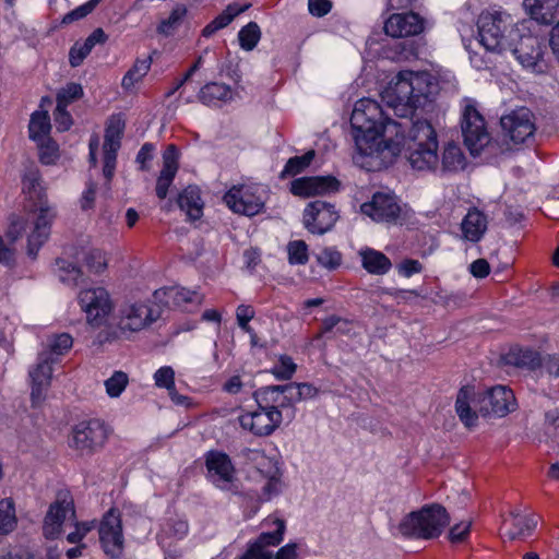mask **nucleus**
Instances as JSON below:
<instances>
[{"mask_svg": "<svg viewBox=\"0 0 559 559\" xmlns=\"http://www.w3.org/2000/svg\"><path fill=\"white\" fill-rule=\"evenodd\" d=\"M392 120L380 105L370 98L356 102L352 116V136L355 142L354 163L369 171L380 170L393 163L401 153L402 142H425L438 146L436 130L426 119L413 117Z\"/></svg>", "mask_w": 559, "mask_h": 559, "instance_id": "obj_1", "label": "nucleus"}, {"mask_svg": "<svg viewBox=\"0 0 559 559\" xmlns=\"http://www.w3.org/2000/svg\"><path fill=\"white\" fill-rule=\"evenodd\" d=\"M23 192L29 202L27 218L13 219L7 231L11 242L16 241L32 228L27 235V254L32 259L37 257L39 248L47 241L51 224L56 218V210L49 203L47 194L41 186L40 174L37 168H28L23 176Z\"/></svg>", "mask_w": 559, "mask_h": 559, "instance_id": "obj_2", "label": "nucleus"}, {"mask_svg": "<svg viewBox=\"0 0 559 559\" xmlns=\"http://www.w3.org/2000/svg\"><path fill=\"white\" fill-rule=\"evenodd\" d=\"M515 396L509 388L496 385L484 392L474 388H462L456 396L455 411L467 428L477 425L478 415L483 417H504L515 411Z\"/></svg>", "mask_w": 559, "mask_h": 559, "instance_id": "obj_3", "label": "nucleus"}, {"mask_svg": "<svg viewBox=\"0 0 559 559\" xmlns=\"http://www.w3.org/2000/svg\"><path fill=\"white\" fill-rule=\"evenodd\" d=\"M435 87L427 73L402 71L386 90L384 98L397 117L408 118L418 107L425 106Z\"/></svg>", "mask_w": 559, "mask_h": 559, "instance_id": "obj_4", "label": "nucleus"}, {"mask_svg": "<svg viewBox=\"0 0 559 559\" xmlns=\"http://www.w3.org/2000/svg\"><path fill=\"white\" fill-rule=\"evenodd\" d=\"M520 31L512 16L502 11L483 13L478 20L480 43L488 51H508L520 37Z\"/></svg>", "mask_w": 559, "mask_h": 559, "instance_id": "obj_5", "label": "nucleus"}, {"mask_svg": "<svg viewBox=\"0 0 559 559\" xmlns=\"http://www.w3.org/2000/svg\"><path fill=\"white\" fill-rule=\"evenodd\" d=\"M449 521L450 515L445 508L438 503H431L404 516L399 525V531L405 537L433 539L441 535Z\"/></svg>", "mask_w": 559, "mask_h": 559, "instance_id": "obj_6", "label": "nucleus"}, {"mask_svg": "<svg viewBox=\"0 0 559 559\" xmlns=\"http://www.w3.org/2000/svg\"><path fill=\"white\" fill-rule=\"evenodd\" d=\"M463 103L461 129L464 143L472 155H478L490 142V134L475 100L465 98Z\"/></svg>", "mask_w": 559, "mask_h": 559, "instance_id": "obj_7", "label": "nucleus"}, {"mask_svg": "<svg viewBox=\"0 0 559 559\" xmlns=\"http://www.w3.org/2000/svg\"><path fill=\"white\" fill-rule=\"evenodd\" d=\"M263 189L255 186H234L224 195V202L235 213L254 216L263 211Z\"/></svg>", "mask_w": 559, "mask_h": 559, "instance_id": "obj_8", "label": "nucleus"}, {"mask_svg": "<svg viewBox=\"0 0 559 559\" xmlns=\"http://www.w3.org/2000/svg\"><path fill=\"white\" fill-rule=\"evenodd\" d=\"M107 439V430L98 419L82 421L74 426L70 447L82 455H92L99 450Z\"/></svg>", "mask_w": 559, "mask_h": 559, "instance_id": "obj_9", "label": "nucleus"}, {"mask_svg": "<svg viewBox=\"0 0 559 559\" xmlns=\"http://www.w3.org/2000/svg\"><path fill=\"white\" fill-rule=\"evenodd\" d=\"M500 123L504 138L516 145L531 141L536 131L534 115L527 108H520L503 116Z\"/></svg>", "mask_w": 559, "mask_h": 559, "instance_id": "obj_10", "label": "nucleus"}, {"mask_svg": "<svg viewBox=\"0 0 559 559\" xmlns=\"http://www.w3.org/2000/svg\"><path fill=\"white\" fill-rule=\"evenodd\" d=\"M78 298L87 322L95 326H100L112 310L109 294L103 287L83 289Z\"/></svg>", "mask_w": 559, "mask_h": 559, "instance_id": "obj_11", "label": "nucleus"}, {"mask_svg": "<svg viewBox=\"0 0 559 559\" xmlns=\"http://www.w3.org/2000/svg\"><path fill=\"white\" fill-rule=\"evenodd\" d=\"M99 539L107 556L112 559L121 558L124 548V538L118 510L110 509L105 514L99 526Z\"/></svg>", "mask_w": 559, "mask_h": 559, "instance_id": "obj_12", "label": "nucleus"}, {"mask_svg": "<svg viewBox=\"0 0 559 559\" xmlns=\"http://www.w3.org/2000/svg\"><path fill=\"white\" fill-rule=\"evenodd\" d=\"M338 217L333 204L316 200L306 206L302 223L311 234L323 235L333 228Z\"/></svg>", "mask_w": 559, "mask_h": 559, "instance_id": "obj_13", "label": "nucleus"}, {"mask_svg": "<svg viewBox=\"0 0 559 559\" xmlns=\"http://www.w3.org/2000/svg\"><path fill=\"white\" fill-rule=\"evenodd\" d=\"M209 479L219 489L234 491L236 489V473L230 457L219 451H210L205 457Z\"/></svg>", "mask_w": 559, "mask_h": 559, "instance_id": "obj_14", "label": "nucleus"}, {"mask_svg": "<svg viewBox=\"0 0 559 559\" xmlns=\"http://www.w3.org/2000/svg\"><path fill=\"white\" fill-rule=\"evenodd\" d=\"M282 420L281 411L264 409L260 406L257 411L241 414L238 417L241 428L258 437H266L273 433L280 427Z\"/></svg>", "mask_w": 559, "mask_h": 559, "instance_id": "obj_15", "label": "nucleus"}, {"mask_svg": "<svg viewBox=\"0 0 559 559\" xmlns=\"http://www.w3.org/2000/svg\"><path fill=\"white\" fill-rule=\"evenodd\" d=\"M361 212L378 223L396 224L401 217L402 207L395 195L377 192L370 202L361 205Z\"/></svg>", "mask_w": 559, "mask_h": 559, "instance_id": "obj_16", "label": "nucleus"}, {"mask_svg": "<svg viewBox=\"0 0 559 559\" xmlns=\"http://www.w3.org/2000/svg\"><path fill=\"white\" fill-rule=\"evenodd\" d=\"M159 313L145 304H132L120 311L118 326L121 332H139L157 320Z\"/></svg>", "mask_w": 559, "mask_h": 559, "instance_id": "obj_17", "label": "nucleus"}, {"mask_svg": "<svg viewBox=\"0 0 559 559\" xmlns=\"http://www.w3.org/2000/svg\"><path fill=\"white\" fill-rule=\"evenodd\" d=\"M508 51L512 52L524 68L542 71L539 64L543 60V48L538 37L520 32V37Z\"/></svg>", "mask_w": 559, "mask_h": 559, "instance_id": "obj_18", "label": "nucleus"}, {"mask_svg": "<svg viewBox=\"0 0 559 559\" xmlns=\"http://www.w3.org/2000/svg\"><path fill=\"white\" fill-rule=\"evenodd\" d=\"M123 122L120 119H110L104 138V167L103 175L109 183L114 177L117 162V152L120 148L123 132Z\"/></svg>", "mask_w": 559, "mask_h": 559, "instance_id": "obj_19", "label": "nucleus"}, {"mask_svg": "<svg viewBox=\"0 0 559 559\" xmlns=\"http://www.w3.org/2000/svg\"><path fill=\"white\" fill-rule=\"evenodd\" d=\"M71 512L74 515L73 499L67 492H59L57 499L50 504L49 510L45 516L44 535L48 539L57 538L61 533V526Z\"/></svg>", "mask_w": 559, "mask_h": 559, "instance_id": "obj_20", "label": "nucleus"}, {"mask_svg": "<svg viewBox=\"0 0 559 559\" xmlns=\"http://www.w3.org/2000/svg\"><path fill=\"white\" fill-rule=\"evenodd\" d=\"M57 359L51 358L50 354L41 352L38 355V362L36 367L29 371L32 379V392L31 399L33 406H38L45 399V393L48 390L52 374V364H56Z\"/></svg>", "mask_w": 559, "mask_h": 559, "instance_id": "obj_21", "label": "nucleus"}, {"mask_svg": "<svg viewBox=\"0 0 559 559\" xmlns=\"http://www.w3.org/2000/svg\"><path fill=\"white\" fill-rule=\"evenodd\" d=\"M424 19L414 12L393 13L384 23V32L394 38L415 36L424 31Z\"/></svg>", "mask_w": 559, "mask_h": 559, "instance_id": "obj_22", "label": "nucleus"}, {"mask_svg": "<svg viewBox=\"0 0 559 559\" xmlns=\"http://www.w3.org/2000/svg\"><path fill=\"white\" fill-rule=\"evenodd\" d=\"M340 182L332 176L302 177L292 182L290 191L295 195L310 198L338 190Z\"/></svg>", "mask_w": 559, "mask_h": 559, "instance_id": "obj_23", "label": "nucleus"}, {"mask_svg": "<svg viewBox=\"0 0 559 559\" xmlns=\"http://www.w3.org/2000/svg\"><path fill=\"white\" fill-rule=\"evenodd\" d=\"M179 152L174 144L167 146L163 154V169L156 182V195L165 199L177 171H178Z\"/></svg>", "mask_w": 559, "mask_h": 559, "instance_id": "obj_24", "label": "nucleus"}, {"mask_svg": "<svg viewBox=\"0 0 559 559\" xmlns=\"http://www.w3.org/2000/svg\"><path fill=\"white\" fill-rule=\"evenodd\" d=\"M488 228L487 216L476 207L468 210L461 223L462 238L466 241L478 242Z\"/></svg>", "mask_w": 559, "mask_h": 559, "instance_id": "obj_25", "label": "nucleus"}, {"mask_svg": "<svg viewBox=\"0 0 559 559\" xmlns=\"http://www.w3.org/2000/svg\"><path fill=\"white\" fill-rule=\"evenodd\" d=\"M526 13L540 24H551L559 13V0H524Z\"/></svg>", "mask_w": 559, "mask_h": 559, "instance_id": "obj_26", "label": "nucleus"}, {"mask_svg": "<svg viewBox=\"0 0 559 559\" xmlns=\"http://www.w3.org/2000/svg\"><path fill=\"white\" fill-rule=\"evenodd\" d=\"M543 357L531 348L512 347L503 356L506 365L535 370L542 366Z\"/></svg>", "mask_w": 559, "mask_h": 559, "instance_id": "obj_27", "label": "nucleus"}, {"mask_svg": "<svg viewBox=\"0 0 559 559\" xmlns=\"http://www.w3.org/2000/svg\"><path fill=\"white\" fill-rule=\"evenodd\" d=\"M178 205L190 221L199 219L203 214V201L197 186L187 187L178 197Z\"/></svg>", "mask_w": 559, "mask_h": 559, "instance_id": "obj_28", "label": "nucleus"}, {"mask_svg": "<svg viewBox=\"0 0 559 559\" xmlns=\"http://www.w3.org/2000/svg\"><path fill=\"white\" fill-rule=\"evenodd\" d=\"M253 397L258 406L264 409L281 411L287 408V400L278 385H269L254 391Z\"/></svg>", "mask_w": 559, "mask_h": 559, "instance_id": "obj_29", "label": "nucleus"}, {"mask_svg": "<svg viewBox=\"0 0 559 559\" xmlns=\"http://www.w3.org/2000/svg\"><path fill=\"white\" fill-rule=\"evenodd\" d=\"M438 146H429L426 150L405 153L413 169L418 171H437L439 169Z\"/></svg>", "mask_w": 559, "mask_h": 559, "instance_id": "obj_30", "label": "nucleus"}, {"mask_svg": "<svg viewBox=\"0 0 559 559\" xmlns=\"http://www.w3.org/2000/svg\"><path fill=\"white\" fill-rule=\"evenodd\" d=\"M166 302L171 304L175 307L183 310H190L189 306H200L203 300V296L197 292L188 290L186 288L169 287L164 292Z\"/></svg>", "mask_w": 559, "mask_h": 559, "instance_id": "obj_31", "label": "nucleus"}, {"mask_svg": "<svg viewBox=\"0 0 559 559\" xmlns=\"http://www.w3.org/2000/svg\"><path fill=\"white\" fill-rule=\"evenodd\" d=\"M250 4L238 5L236 3L227 5V8L219 15H217L202 29V36L211 37L217 31L229 25L237 15L248 10Z\"/></svg>", "mask_w": 559, "mask_h": 559, "instance_id": "obj_32", "label": "nucleus"}, {"mask_svg": "<svg viewBox=\"0 0 559 559\" xmlns=\"http://www.w3.org/2000/svg\"><path fill=\"white\" fill-rule=\"evenodd\" d=\"M464 167L465 156L461 147L453 142L448 143L443 148L441 165H439L438 170L441 173H456L464 169Z\"/></svg>", "mask_w": 559, "mask_h": 559, "instance_id": "obj_33", "label": "nucleus"}, {"mask_svg": "<svg viewBox=\"0 0 559 559\" xmlns=\"http://www.w3.org/2000/svg\"><path fill=\"white\" fill-rule=\"evenodd\" d=\"M198 97L203 104L211 106L217 102L229 100L231 98V90L227 84L211 82L200 90Z\"/></svg>", "mask_w": 559, "mask_h": 559, "instance_id": "obj_34", "label": "nucleus"}, {"mask_svg": "<svg viewBox=\"0 0 559 559\" xmlns=\"http://www.w3.org/2000/svg\"><path fill=\"white\" fill-rule=\"evenodd\" d=\"M362 266L371 274L383 275L392 266L390 259L380 251L368 249L361 252Z\"/></svg>", "mask_w": 559, "mask_h": 559, "instance_id": "obj_35", "label": "nucleus"}, {"mask_svg": "<svg viewBox=\"0 0 559 559\" xmlns=\"http://www.w3.org/2000/svg\"><path fill=\"white\" fill-rule=\"evenodd\" d=\"M152 58L136 59L133 66L127 71L121 81L124 91H132L134 85L139 83L150 71Z\"/></svg>", "mask_w": 559, "mask_h": 559, "instance_id": "obj_36", "label": "nucleus"}, {"mask_svg": "<svg viewBox=\"0 0 559 559\" xmlns=\"http://www.w3.org/2000/svg\"><path fill=\"white\" fill-rule=\"evenodd\" d=\"M59 280L70 286H78L83 283V273L74 263L58 259L56 261Z\"/></svg>", "mask_w": 559, "mask_h": 559, "instance_id": "obj_37", "label": "nucleus"}, {"mask_svg": "<svg viewBox=\"0 0 559 559\" xmlns=\"http://www.w3.org/2000/svg\"><path fill=\"white\" fill-rule=\"evenodd\" d=\"M513 530L508 533L511 540L525 538L535 530L537 522L533 518L522 516L519 511H512Z\"/></svg>", "mask_w": 559, "mask_h": 559, "instance_id": "obj_38", "label": "nucleus"}, {"mask_svg": "<svg viewBox=\"0 0 559 559\" xmlns=\"http://www.w3.org/2000/svg\"><path fill=\"white\" fill-rule=\"evenodd\" d=\"M50 120L47 111H35L31 116L28 126L29 136L35 140H44L50 131Z\"/></svg>", "mask_w": 559, "mask_h": 559, "instance_id": "obj_39", "label": "nucleus"}, {"mask_svg": "<svg viewBox=\"0 0 559 559\" xmlns=\"http://www.w3.org/2000/svg\"><path fill=\"white\" fill-rule=\"evenodd\" d=\"M72 345L73 338L70 334H56L47 340V349H45L44 352L50 354L51 358H56L58 360V357L68 353L71 349Z\"/></svg>", "mask_w": 559, "mask_h": 559, "instance_id": "obj_40", "label": "nucleus"}, {"mask_svg": "<svg viewBox=\"0 0 559 559\" xmlns=\"http://www.w3.org/2000/svg\"><path fill=\"white\" fill-rule=\"evenodd\" d=\"M261 38V31L255 22L245 25L238 33L240 47L247 51L252 50Z\"/></svg>", "mask_w": 559, "mask_h": 559, "instance_id": "obj_41", "label": "nucleus"}, {"mask_svg": "<svg viewBox=\"0 0 559 559\" xmlns=\"http://www.w3.org/2000/svg\"><path fill=\"white\" fill-rule=\"evenodd\" d=\"M276 530L274 532L261 533L259 537L252 543L261 546L262 549H266L269 546H277L282 543L285 533V522L276 519L274 521Z\"/></svg>", "mask_w": 559, "mask_h": 559, "instance_id": "obj_42", "label": "nucleus"}, {"mask_svg": "<svg viewBox=\"0 0 559 559\" xmlns=\"http://www.w3.org/2000/svg\"><path fill=\"white\" fill-rule=\"evenodd\" d=\"M314 157V151H308L301 156H295L287 160L281 177L295 176L305 170L312 162Z\"/></svg>", "mask_w": 559, "mask_h": 559, "instance_id": "obj_43", "label": "nucleus"}, {"mask_svg": "<svg viewBox=\"0 0 559 559\" xmlns=\"http://www.w3.org/2000/svg\"><path fill=\"white\" fill-rule=\"evenodd\" d=\"M187 14V8L185 5H177L168 16V19L160 22L157 27L158 33L169 36L173 32L178 28L183 17Z\"/></svg>", "mask_w": 559, "mask_h": 559, "instance_id": "obj_44", "label": "nucleus"}, {"mask_svg": "<svg viewBox=\"0 0 559 559\" xmlns=\"http://www.w3.org/2000/svg\"><path fill=\"white\" fill-rule=\"evenodd\" d=\"M129 383L128 374L123 371H115L110 378L105 381L106 393L110 397H118L124 391Z\"/></svg>", "mask_w": 559, "mask_h": 559, "instance_id": "obj_45", "label": "nucleus"}, {"mask_svg": "<svg viewBox=\"0 0 559 559\" xmlns=\"http://www.w3.org/2000/svg\"><path fill=\"white\" fill-rule=\"evenodd\" d=\"M287 253L290 264L304 265L308 262V246L304 240L289 241Z\"/></svg>", "mask_w": 559, "mask_h": 559, "instance_id": "obj_46", "label": "nucleus"}, {"mask_svg": "<svg viewBox=\"0 0 559 559\" xmlns=\"http://www.w3.org/2000/svg\"><path fill=\"white\" fill-rule=\"evenodd\" d=\"M15 525L14 509L10 501H0V534H8Z\"/></svg>", "mask_w": 559, "mask_h": 559, "instance_id": "obj_47", "label": "nucleus"}, {"mask_svg": "<svg viewBox=\"0 0 559 559\" xmlns=\"http://www.w3.org/2000/svg\"><path fill=\"white\" fill-rule=\"evenodd\" d=\"M83 96V88L79 83H68L57 94V104L68 107L72 102Z\"/></svg>", "mask_w": 559, "mask_h": 559, "instance_id": "obj_48", "label": "nucleus"}, {"mask_svg": "<svg viewBox=\"0 0 559 559\" xmlns=\"http://www.w3.org/2000/svg\"><path fill=\"white\" fill-rule=\"evenodd\" d=\"M100 1L102 0H90L86 3L75 8L74 10L70 11L62 17L61 23L62 24H71L75 21H79V20L85 17L86 15H88L90 13H92L94 11V9L98 5V3Z\"/></svg>", "mask_w": 559, "mask_h": 559, "instance_id": "obj_49", "label": "nucleus"}, {"mask_svg": "<svg viewBox=\"0 0 559 559\" xmlns=\"http://www.w3.org/2000/svg\"><path fill=\"white\" fill-rule=\"evenodd\" d=\"M155 385L157 388L174 390L175 384V370L169 366H164L157 369L153 376Z\"/></svg>", "mask_w": 559, "mask_h": 559, "instance_id": "obj_50", "label": "nucleus"}, {"mask_svg": "<svg viewBox=\"0 0 559 559\" xmlns=\"http://www.w3.org/2000/svg\"><path fill=\"white\" fill-rule=\"evenodd\" d=\"M341 253L332 248H323L317 254L318 263L330 270L336 269L341 264Z\"/></svg>", "mask_w": 559, "mask_h": 559, "instance_id": "obj_51", "label": "nucleus"}, {"mask_svg": "<svg viewBox=\"0 0 559 559\" xmlns=\"http://www.w3.org/2000/svg\"><path fill=\"white\" fill-rule=\"evenodd\" d=\"M93 47L85 39L83 44L75 43L69 52V62L71 67H79L83 60L90 55Z\"/></svg>", "mask_w": 559, "mask_h": 559, "instance_id": "obj_52", "label": "nucleus"}, {"mask_svg": "<svg viewBox=\"0 0 559 559\" xmlns=\"http://www.w3.org/2000/svg\"><path fill=\"white\" fill-rule=\"evenodd\" d=\"M296 371V364L288 356H282L280 365L272 369V373L278 380H289Z\"/></svg>", "mask_w": 559, "mask_h": 559, "instance_id": "obj_53", "label": "nucleus"}, {"mask_svg": "<svg viewBox=\"0 0 559 559\" xmlns=\"http://www.w3.org/2000/svg\"><path fill=\"white\" fill-rule=\"evenodd\" d=\"M39 159L45 165H51L58 158V147L55 142L44 139L39 140Z\"/></svg>", "mask_w": 559, "mask_h": 559, "instance_id": "obj_54", "label": "nucleus"}, {"mask_svg": "<svg viewBox=\"0 0 559 559\" xmlns=\"http://www.w3.org/2000/svg\"><path fill=\"white\" fill-rule=\"evenodd\" d=\"M85 264L93 273H100L106 267V259L100 250L93 249L85 255Z\"/></svg>", "mask_w": 559, "mask_h": 559, "instance_id": "obj_55", "label": "nucleus"}, {"mask_svg": "<svg viewBox=\"0 0 559 559\" xmlns=\"http://www.w3.org/2000/svg\"><path fill=\"white\" fill-rule=\"evenodd\" d=\"M254 309L249 305H240L236 310V318L239 328L246 333H251L249 322L254 318Z\"/></svg>", "mask_w": 559, "mask_h": 559, "instance_id": "obj_56", "label": "nucleus"}, {"mask_svg": "<svg viewBox=\"0 0 559 559\" xmlns=\"http://www.w3.org/2000/svg\"><path fill=\"white\" fill-rule=\"evenodd\" d=\"M53 116L59 131H67L72 126V118L66 106L57 104Z\"/></svg>", "mask_w": 559, "mask_h": 559, "instance_id": "obj_57", "label": "nucleus"}, {"mask_svg": "<svg viewBox=\"0 0 559 559\" xmlns=\"http://www.w3.org/2000/svg\"><path fill=\"white\" fill-rule=\"evenodd\" d=\"M472 526L471 521H463L451 527L449 538L452 543H461L466 539Z\"/></svg>", "mask_w": 559, "mask_h": 559, "instance_id": "obj_58", "label": "nucleus"}, {"mask_svg": "<svg viewBox=\"0 0 559 559\" xmlns=\"http://www.w3.org/2000/svg\"><path fill=\"white\" fill-rule=\"evenodd\" d=\"M273 552L267 549H262L261 546L254 543H249L247 550L239 559H272Z\"/></svg>", "mask_w": 559, "mask_h": 559, "instance_id": "obj_59", "label": "nucleus"}, {"mask_svg": "<svg viewBox=\"0 0 559 559\" xmlns=\"http://www.w3.org/2000/svg\"><path fill=\"white\" fill-rule=\"evenodd\" d=\"M277 468L273 467L265 474L266 484L263 486V493L267 497L275 495L280 491V478L277 476Z\"/></svg>", "mask_w": 559, "mask_h": 559, "instance_id": "obj_60", "label": "nucleus"}, {"mask_svg": "<svg viewBox=\"0 0 559 559\" xmlns=\"http://www.w3.org/2000/svg\"><path fill=\"white\" fill-rule=\"evenodd\" d=\"M309 12L318 17L324 16L332 9L329 0H308Z\"/></svg>", "mask_w": 559, "mask_h": 559, "instance_id": "obj_61", "label": "nucleus"}, {"mask_svg": "<svg viewBox=\"0 0 559 559\" xmlns=\"http://www.w3.org/2000/svg\"><path fill=\"white\" fill-rule=\"evenodd\" d=\"M540 367H543L549 376L559 378V354L544 356Z\"/></svg>", "mask_w": 559, "mask_h": 559, "instance_id": "obj_62", "label": "nucleus"}, {"mask_svg": "<svg viewBox=\"0 0 559 559\" xmlns=\"http://www.w3.org/2000/svg\"><path fill=\"white\" fill-rule=\"evenodd\" d=\"M91 528V525L86 522H76L75 531L68 534L67 540L71 544H78L85 537Z\"/></svg>", "mask_w": 559, "mask_h": 559, "instance_id": "obj_63", "label": "nucleus"}, {"mask_svg": "<svg viewBox=\"0 0 559 559\" xmlns=\"http://www.w3.org/2000/svg\"><path fill=\"white\" fill-rule=\"evenodd\" d=\"M469 271L477 278L486 277L490 272V265L486 259H477L469 265Z\"/></svg>", "mask_w": 559, "mask_h": 559, "instance_id": "obj_64", "label": "nucleus"}]
</instances>
